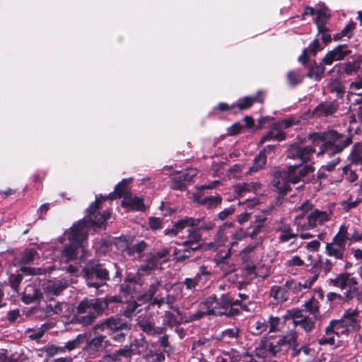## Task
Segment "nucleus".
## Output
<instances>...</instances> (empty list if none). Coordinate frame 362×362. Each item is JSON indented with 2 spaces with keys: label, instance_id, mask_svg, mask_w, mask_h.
<instances>
[{
  "label": "nucleus",
  "instance_id": "f257e3e1",
  "mask_svg": "<svg viewBox=\"0 0 362 362\" xmlns=\"http://www.w3.org/2000/svg\"><path fill=\"white\" fill-rule=\"evenodd\" d=\"M106 197H96L95 202H92L87 209V215L77 224H74L69 230H66L60 238L64 244L62 257L66 261L74 260L81 252V258L85 257V247L88 233V228L92 226L97 227L103 226L110 217L109 212L103 211V214H97L98 202L106 199Z\"/></svg>",
  "mask_w": 362,
  "mask_h": 362
},
{
  "label": "nucleus",
  "instance_id": "f03ea898",
  "mask_svg": "<svg viewBox=\"0 0 362 362\" xmlns=\"http://www.w3.org/2000/svg\"><path fill=\"white\" fill-rule=\"evenodd\" d=\"M358 313L357 309H349L341 319L331 320L325 329V334L318 339L319 344L337 347L341 341V338L359 330Z\"/></svg>",
  "mask_w": 362,
  "mask_h": 362
},
{
  "label": "nucleus",
  "instance_id": "7ed1b4c3",
  "mask_svg": "<svg viewBox=\"0 0 362 362\" xmlns=\"http://www.w3.org/2000/svg\"><path fill=\"white\" fill-rule=\"evenodd\" d=\"M238 300H234L226 293L222 294L219 298L215 295L208 296L199 305V311L197 313L196 318H199L204 315L235 316L239 313L237 305H240Z\"/></svg>",
  "mask_w": 362,
  "mask_h": 362
},
{
  "label": "nucleus",
  "instance_id": "20e7f679",
  "mask_svg": "<svg viewBox=\"0 0 362 362\" xmlns=\"http://www.w3.org/2000/svg\"><path fill=\"white\" fill-rule=\"evenodd\" d=\"M313 139L315 146L321 142L317 156L340 153L352 143L351 135L340 134L336 131H329L323 135L315 134Z\"/></svg>",
  "mask_w": 362,
  "mask_h": 362
},
{
  "label": "nucleus",
  "instance_id": "39448f33",
  "mask_svg": "<svg viewBox=\"0 0 362 362\" xmlns=\"http://www.w3.org/2000/svg\"><path fill=\"white\" fill-rule=\"evenodd\" d=\"M306 172L299 165H291L286 171L276 173L273 180V186L279 193H287L291 185L298 183Z\"/></svg>",
  "mask_w": 362,
  "mask_h": 362
},
{
  "label": "nucleus",
  "instance_id": "423d86ee",
  "mask_svg": "<svg viewBox=\"0 0 362 362\" xmlns=\"http://www.w3.org/2000/svg\"><path fill=\"white\" fill-rule=\"evenodd\" d=\"M332 211L330 210L315 209L308 214H298L294 218L293 224L298 231H307L322 226L330 220Z\"/></svg>",
  "mask_w": 362,
  "mask_h": 362
},
{
  "label": "nucleus",
  "instance_id": "0eeeda50",
  "mask_svg": "<svg viewBox=\"0 0 362 362\" xmlns=\"http://www.w3.org/2000/svg\"><path fill=\"white\" fill-rule=\"evenodd\" d=\"M107 308V302L101 298L84 299L78 305V320L83 325H90Z\"/></svg>",
  "mask_w": 362,
  "mask_h": 362
},
{
  "label": "nucleus",
  "instance_id": "6e6552de",
  "mask_svg": "<svg viewBox=\"0 0 362 362\" xmlns=\"http://www.w3.org/2000/svg\"><path fill=\"white\" fill-rule=\"evenodd\" d=\"M131 329V325L118 317H110L103 322L96 325L93 329L95 332L100 330L106 332L111 336L113 341L117 343L124 341L127 334L124 331Z\"/></svg>",
  "mask_w": 362,
  "mask_h": 362
},
{
  "label": "nucleus",
  "instance_id": "1a4fd4ad",
  "mask_svg": "<svg viewBox=\"0 0 362 362\" xmlns=\"http://www.w3.org/2000/svg\"><path fill=\"white\" fill-rule=\"evenodd\" d=\"M349 239L348 227L341 225L332 242L326 244L325 254L336 259L342 260L346 250V242Z\"/></svg>",
  "mask_w": 362,
  "mask_h": 362
},
{
  "label": "nucleus",
  "instance_id": "9d476101",
  "mask_svg": "<svg viewBox=\"0 0 362 362\" xmlns=\"http://www.w3.org/2000/svg\"><path fill=\"white\" fill-rule=\"evenodd\" d=\"M84 277L89 287L99 288L109 279V273L102 264L89 265L83 269Z\"/></svg>",
  "mask_w": 362,
  "mask_h": 362
},
{
  "label": "nucleus",
  "instance_id": "9b49d317",
  "mask_svg": "<svg viewBox=\"0 0 362 362\" xmlns=\"http://www.w3.org/2000/svg\"><path fill=\"white\" fill-rule=\"evenodd\" d=\"M141 284L139 282L132 281L130 283H123L120 286L121 293L126 298L129 299V305L123 311V315L125 317H130L132 313L136 310L138 304L136 303L135 299L139 298V291Z\"/></svg>",
  "mask_w": 362,
  "mask_h": 362
},
{
  "label": "nucleus",
  "instance_id": "f8f14e48",
  "mask_svg": "<svg viewBox=\"0 0 362 362\" xmlns=\"http://www.w3.org/2000/svg\"><path fill=\"white\" fill-rule=\"evenodd\" d=\"M187 226H191L196 229L199 230H210L214 228V224L209 222L205 223L204 218H193L189 217H186L183 219H181L177 221L174 224V228L172 230H166L167 235H175L180 230L185 228Z\"/></svg>",
  "mask_w": 362,
  "mask_h": 362
},
{
  "label": "nucleus",
  "instance_id": "ddd939ff",
  "mask_svg": "<svg viewBox=\"0 0 362 362\" xmlns=\"http://www.w3.org/2000/svg\"><path fill=\"white\" fill-rule=\"evenodd\" d=\"M333 286L340 288L341 289H347L346 292V298L351 299L354 294H358V299L361 294L358 291V281L356 278L351 276L349 273L339 274L336 278L330 279Z\"/></svg>",
  "mask_w": 362,
  "mask_h": 362
},
{
  "label": "nucleus",
  "instance_id": "4468645a",
  "mask_svg": "<svg viewBox=\"0 0 362 362\" xmlns=\"http://www.w3.org/2000/svg\"><path fill=\"white\" fill-rule=\"evenodd\" d=\"M255 250L256 246L249 245L240 252L239 255L245 264V269L247 274L251 275L255 274L256 276L264 279L269 275V271L268 269H266V272L263 274H260L259 270L256 272V267L253 262V259L256 256Z\"/></svg>",
  "mask_w": 362,
  "mask_h": 362
},
{
  "label": "nucleus",
  "instance_id": "2eb2a0df",
  "mask_svg": "<svg viewBox=\"0 0 362 362\" xmlns=\"http://www.w3.org/2000/svg\"><path fill=\"white\" fill-rule=\"evenodd\" d=\"M315 149L310 146L292 145L287 151V157L298 159L301 163L310 160Z\"/></svg>",
  "mask_w": 362,
  "mask_h": 362
},
{
  "label": "nucleus",
  "instance_id": "dca6fc26",
  "mask_svg": "<svg viewBox=\"0 0 362 362\" xmlns=\"http://www.w3.org/2000/svg\"><path fill=\"white\" fill-rule=\"evenodd\" d=\"M313 292L315 295L306 300L303 305V308L305 311L313 315L315 320H316L320 318L319 300L323 299L324 294L321 288L314 289Z\"/></svg>",
  "mask_w": 362,
  "mask_h": 362
},
{
  "label": "nucleus",
  "instance_id": "f3484780",
  "mask_svg": "<svg viewBox=\"0 0 362 362\" xmlns=\"http://www.w3.org/2000/svg\"><path fill=\"white\" fill-rule=\"evenodd\" d=\"M68 286L64 278L53 279L47 281L43 285V290L47 297L59 295Z\"/></svg>",
  "mask_w": 362,
  "mask_h": 362
},
{
  "label": "nucleus",
  "instance_id": "a211bd4d",
  "mask_svg": "<svg viewBox=\"0 0 362 362\" xmlns=\"http://www.w3.org/2000/svg\"><path fill=\"white\" fill-rule=\"evenodd\" d=\"M351 53L346 45H340L328 52L322 59L323 64L331 65L334 62L342 60Z\"/></svg>",
  "mask_w": 362,
  "mask_h": 362
},
{
  "label": "nucleus",
  "instance_id": "6ab92c4d",
  "mask_svg": "<svg viewBox=\"0 0 362 362\" xmlns=\"http://www.w3.org/2000/svg\"><path fill=\"white\" fill-rule=\"evenodd\" d=\"M233 228L232 223H224L214 237V241L209 243V247L217 250L218 247L226 245L228 243L230 229Z\"/></svg>",
  "mask_w": 362,
  "mask_h": 362
},
{
  "label": "nucleus",
  "instance_id": "aec40b11",
  "mask_svg": "<svg viewBox=\"0 0 362 362\" xmlns=\"http://www.w3.org/2000/svg\"><path fill=\"white\" fill-rule=\"evenodd\" d=\"M134 355L133 345H125L122 348L109 354V357L117 362H130Z\"/></svg>",
  "mask_w": 362,
  "mask_h": 362
},
{
  "label": "nucleus",
  "instance_id": "412c9836",
  "mask_svg": "<svg viewBox=\"0 0 362 362\" xmlns=\"http://www.w3.org/2000/svg\"><path fill=\"white\" fill-rule=\"evenodd\" d=\"M259 348L264 349L272 356H276L279 353L284 352L279 339L271 340L264 338L260 341Z\"/></svg>",
  "mask_w": 362,
  "mask_h": 362
},
{
  "label": "nucleus",
  "instance_id": "4be33fe9",
  "mask_svg": "<svg viewBox=\"0 0 362 362\" xmlns=\"http://www.w3.org/2000/svg\"><path fill=\"white\" fill-rule=\"evenodd\" d=\"M338 105L336 102H324L319 104L313 110V115L316 117H327L337 112Z\"/></svg>",
  "mask_w": 362,
  "mask_h": 362
},
{
  "label": "nucleus",
  "instance_id": "5701e85b",
  "mask_svg": "<svg viewBox=\"0 0 362 362\" xmlns=\"http://www.w3.org/2000/svg\"><path fill=\"white\" fill-rule=\"evenodd\" d=\"M349 164L353 165H359L360 170H362V143H355L350 151L348 156Z\"/></svg>",
  "mask_w": 362,
  "mask_h": 362
},
{
  "label": "nucleus",
  "instance_id": "b1692460",
  "mask_svg": "<svg viewBox=\"0 0 362 362\" xmlns=\"http://www.w3.org/2000/svg\"><path fill=\"white\" fill-rule=\"evenodd\" d=\"M297 338L298 334L295 330H291L286 334L279 338L284 352L289 349H291L294 352L295 348L297 347Z\"/></svg>",
  "mask_w": 362,
  "mask_h": 362
},
{
  "label": "nucleus",
  "instance_id": "393cba45",
  "mask_svg": "<svg viewBox=\"0 0 362 362\" xmlns=\"http://www.w3.org/2000/svg\"><path fill=\"white\" fill-rule=\"evenodd\" d=\"M262 101L263 98L262 96V92L259 91L255 95L240 98L234 105L235 107H238L240 111H242L248 109L255 103H262Z\"/></svg>",
  "mask_w": 362,
  "mask_h": 362
},
{
  "label": "nucleus",
  "instance_id": "a878e982",
  "mask_svg": "<svg viewBox=\"0 0 362 362\" xmlns=\"http://www.w3.org/2000/svg\"><path fill=\"white\" fill-rule=\"evenodd\" d=\"M273 150V146H267L264 149L259 151V154L254 158L253 165L250 167L249 173L257 172L259 170L262 169L266 164V153H269Z\"/></svg>",
  "mask_w": 362,
  "mask_h": 362
},
{
  "label": "nucleus",
  "instance_id": "bb28decb",
  "mask_svg": "<svg viewBox=\"0 0 362 362\" xmlns=\"http://www.w3.org/2000/svg\"><path fill=\"white\" fill-rule=\"evenodd\" d=\"M285 138L286 134L281 128L277 125L276 122H274L271 126L269 132L262 138L259 142L260 144H263L271 139L281 141L284 140Z\"/></svg>",
  "mask_w": 362,
  "mask_h": 362
},
{
  "label": "nucleus",
  "instance_id": "cd10ccee",
  "mask_svg": "<svg viewBox=\"0 0 362 362\" xmlns=\"http://www.w3.org/2000/svg\"><path fill=\"white\" fill-rule=\"evenodd\" d=\"M41 292L33 285H28L24 291L22 299L25 303H30L40 299Z\"/></svg>",
  "mask_w": 362,
  "mask_h": 362
},
{
  "label": "nucleus",
  "instance_id": "c85d7f7f",
  "mask_svg": "<svg viewBox=\"0 0 362 362\" xmlns=\"http://www.w3.org/2000/svg\"><path fill=\"white\" fill-rule=\"evenodd\" d=\"M122 205L134 211H144L143 199L136 196H127L122 201Z\"/></svg>",
  "mask_w": 362,
  "mask_h": 362
},
{
  "label": "nucleus",
  "instance_id": "c756f323",
  "mask_svg": "<svg viewBox=\"0 0 362 362\" xmlns=\"http://www.w3.org/2000/svg\"><path fill=\"white\" fill-rule=\"evenodd\" d=\"M277 232L279 233L278 239L281 243L288 242L292 238H295L298 236L297 233H294L293 232L290 225L286 223L281 224L277 230Z\"/></svg>",
  "mask_w": 362,
  "mask_h": 362
},
{
  "label": "nucleus",
  "instance_id": "7c9ffc66",
  "mask_svg": "<svg viewBox=\"0 0 362 362\" xmlns=\"http://www.w3.org/2000/svg\"><path fill=\"white\" fill-rule=\"evenodd\" d=\"M188 240L185 241L184 244L186 247H189L190 250H195L199 248V243L202 238L201 234L194 228L188 230Z\"/></svg>",
  "mask_w": 362,
  "mask_h": 362
},
{
  "label": "nucleus",
  "instance_id": "2f4dec72",
  "mask_svg": "<svg viewBox=\"0 0 362 362\" xmlns=\"http://www.w3.org/2000/svg\"><path fill=\"white\" fill-rule=\"evenodd\" d=\"M317 16L315 19V22L317 29L319 32H323L325 30V21L329 17L330 13L327 8L324 5L317 10Z\"/></svg>",
  "mask_w": 362,
  "mask_h": 362
},
{
  "label": "nucleus",
  "instance_id": "473e14b6",
  "mask_svg": "<svg viewBox=\"0 0 362 362\" xmlns=\"http://www.w3.org/2000/svg\"><path fill=\"white\" fill-rule=\"evenodd\" d=\"M286 287L276 286L272 287L270 290V296L277 303H283L287 300L288 293Z\"/></svg>",
  "mask_w": 362,
  "mask_h": 362
},
{
  "label": "nucleus",
  "instance_id": "72a5a7b5",
  "mask_svg": "<svg viewBox=\"0 0 362 362\" xmlns=\"http://www.w3.org/2000/svg\"><path fill=\"white\" fill-rule=\"evenodd\" d=\"M267 221V218L265 215L259 214L257 216L255 220L250 225L251 235L258 234L265 226Z\"/></svg>",
  "mask_w": 362,
  "mask_h": 362
},
{
  "label": "nucleus",
  "instance_id": "f704fd0d",
  "mask_svg": "<svg viewBox=\"0 0 362 362\" xmlns=\"http://www.w3.org/2000/svg\"><path fill=\"white\" fill-rule=\"evenodd\" d=\"M313 350L308 346H303L300 348H295L294 352L292 353L293 356L299 357L306 361L312 362L313 355L312 354Z\"/></svg>",
  "mask_w": 362,
  "mask_h": 362
},
{
  "label": "nucleus",
  "instance_id": "c9c22d12",
  "mask_svg": "<svg viewBox=\"0 0 362 362\" xmlns=\"http://www.w3.org/2000/svg\"><path fill=\"white\" fill-rule=\"evenodd\" d=\"M159 259L153 255V253L148 255L146 263L141 267L139 269V273H149L152 269L157 267Z\"/></svg>",
  "mask_w": 362,
  "mask_h": 362
},
{
  "label": "nucleus",
  "instance_id": "e433bc0d",
  "mask_svg": "<svg viewBox=\"0 0 362 362\" xmlns=\"http://www.w3.org/2000/svg\"><path fill=\"white\" fill-rule=\"evenodd\" d=\"M146 244L144 241H141L131 247H127L124 252L125 255L133 257H139L141 253L146 249Z\"/></svg>",
  "mask_w": 362,
  "mask_h": 362
},
{
  "label": "nucleus",
  "instance_id": "4c0bfd02",
  "mask_svg": "<svg viewBox=\"0 0 362 362\" xmlns=\"http://www.w3.org/2000/svg\"><path fill=\"white\" fill-rule=\"evenodd\" d=\"M127 196L128 189L127 187V180H123L116 185L115 192L110 193L108 197L110 199H113L117 197H124V199Z\"/></svg>",
  "mask_w": 362,
  "mask_h": 362
},
{
  "label": "nucleus",
  "instance_id": "58836bf2",
  "mask_svg": "<svg viewBox=\"0 0 362 362\" xmlns=\"http://www.w3.org/2000/svg\"><path fill=\"white\" fill-rule=\"evenodd\" d=\"M238 334V328H230L223 331L218 339L225 343H231L237 339Z\"/></svg>",
  "mask_w": 362,
  "mask_h": 362
},
{
  "label": "nucleus",
  "instance_id": "ea45409f",
  "mask_svg": "<svg viewBox=\"0 0 362 362\" xmlns=\"http://www.w3.org/2000/svg\"><path fill=\"white\" fill-rule=\"evenodd\" d=\"M286 77L289 86L292 87L300 84L303 79V75L299 70L288 71L287 73Z\"/></svg>",
  "mask_w": 362,
  "mask_h": 362
},
{
  "label": "nucleus",
  "instance_id": "a19ab883",
  "mask_svg": "<svg viewBox=\"0 0 362 362\" xmlns=\"http://www.w3.org/2000/svg\"><path fill=\"white\" fill-rule=\"evenodd\" d=\"M129 345H133L134 349V354L143 355L145 358V354L149 351L147 349V342L143 339H135L133 343Z\"/></svg>",
  "mask_w": 362,
  "mask_h": 362
},
{
  "label": "nucleus",
  "instance_id": "79ce46f5",
  "mask_svg": "<svg viewBox=\"0 0 362 362\" xmlns=\"http://www.w3.org/2000/svg\"><path fill=\"white\" fill-rule=\"evenodd\" d=\"M217 265L225 274H230L235 270V265L227 257H222Z\"/></svg>",
  "mask_w": 362,
  "mask_h": 362
},
{
  "label": "nucleus",
  "instance_id": "37998d69",
  "mask_svg": "<svg viewBox=\"0 0 362 362\" xmlns=\"http://www.w3.org/2000/svg\"><path fill=\"white\" fill-rule=\"evenodd\" d=\"M104 339H105V336L95 334V337L89 341L88 348L94 351L103 350Z\"/></svg>",
  "mask_w": 362,
  "mask_h": 362
},
{
  "label": "nucleus",
  "instance_id": "c03bdc74",
  "mask_svg": "<svg viewBox=\"0 0 362 362\" xmlns=\"http://www.w3.org/2000/svg\"><path fill=\"white\" fill-rule=\"evenodd\" d=\"M198 202L207 208H214L221 203V197L220 196H209L200 199Z\"/></svg>",
  "mask_w": 362,
  "mask_h": 362
},
{
  "label": "nucleus",
  "instance_id": "a18cd8bd",
  "mask_svg": "<svg viewBox=\"0 0 362 362\" xmlns=\"http://www.w3.org/2000/svg\"><path fill=\"white\" fill-rule=\"evenodd\" d=\"M315 320L308 316H305L303 320H297L295 327L300 326L306 332H311L315 327Z\"/></svg>",
  "mask_w": 362,
  "mask_h": 362
},
{
  "label": "nucleus",
  "instance_id": "49530a36",
  "mask_svg": "<svg viewBox=\"0 0 362 362\" xmlns=\"http://www.w3.org/2000/svg\"><path fill=\"white\" fill-rule=\"evenodd\" d=\"M229 235L232 236V241L230 243V247L228 249V254H230L233 250V247L238 242L242 240L245 237V233L243 230H237L233 231L232 228L230 229Z\"/></svg>",
  "mask_w": 362,
  "mask_h": 362
},
{
  "label": "nucleus",
  "instance_id": "de8ad7c7",
  "mask_svg": "<svg viewBox=\"0 0 362 362\" xmlns=\"http://www.w3.org/2000/svg\"><path fill=\"white\" fill-rule=\"evenodd\" d=\"M145 359L148 362H163L165 360V355L163 351H153L149 350V351L145 354Z\"/></svg>",
  "mask_w": 362,
  "mask_h": 362
},
{
  "label": "nucleus",
  "instance_id": "09e8293b",
  "mask_svg": "<svg viewBox=\"0 0 362 362\" xmlns=\"http://www.w3.org/2000/svg\"><path fill=\"white\" fill-rule=\"evenodd\" d=\"M333 264H334L331 261V259L325 258V259H319L318 262L314 264L313 267L319 268L323 272H325V274H327L332 270V269L333 267Z\"/></svg>",
  "mask_w": 362,
  "mask_h": 362
},
{
  "label": "nucleus",
  "instance_id": "8fccbe9b",
  "mask_svg": "<svg viewBox=\"0 0 362 362\" xmlns=\"http://www.w3.org/2000/svg\"><path fill=\"white\" fill-rule=\"evenodd\" d=\"M324 65L325 64L322 62L320 64L312 66L310 69L308 76H314L316 80L320 79L325 73V69Z\"/></svg>",
  "mask_w": 362,
  "mask_h": 362
},
{
  "label": "nucleus",
  "instance_id": "3c124183",
  "mask_svg": "<svg viewBox=\"0 0 362 362\" xmlns=\"http://www.w3.org/2000/svg\"><path fill=\"white\" fill-rule=\"evenodd\" d=\"M180 286H182V287H185V289L189 291L190 293H193L197 290L199 289V288L197 286V284L195 283L194 279L192 278H186L179 286V288H181ZM175 287H177V285H175Z\"/></svg>",
  "mask_w": 362,
  "mask_h": 362
},
{
  "label": "nucleus",
  "instance_id": "603ef678",
  "mask_svg": "<svg viewBox=\"0 0 362 362\" xmlns=\"http://www.w3.org/2000/svg\"><path fill=\"white\" fill-rule=\"evenodd\" d=\"M341 69L347 75H351L353 73L356 72L359 69V64L357 62H349L341 64Z\"/></svg>",
  "mask_w": 362,
  "mask_h": 362
},
{
  "label": "nucleus",
  "instance_id": "864d4df0",
  "mask_svg": "<svg viewBox=\"0 0 362 362\" xmlns=\"http://www.w3.org/2000/svg\"><path fill=\"white\" fill-rule=\"evenodd\" d=\"M181 319L173 313L166 312L163 319V325L173 327L180 322Z\"/></svg>",
  "mask_w": 362,
  "mask_h": 362
},
{
  "label": "nucleus",
  "instance_id": "5fc2aeb1",
  "mask_svg": "<svg viewBox=\"0 0 362 362\" xmlns=\"http://www.w3.org/2000/svg\"><path fill=\"white\" fill-rule=\"evenodd\" d=\"M362 89V78H358L349 85L347 96L351 98L354 95H358L356 92Z\"/></svg>",
  "mask_w": 362,
  "mask_h": 362
},
{
  "label": "nucleus",
  "instance_id": "6e6d98bb",
  "mask_svg": "<svg viewBox=\"0 0 362 362\" xmlns=\"http://www.w3.org/2000/svg\"><path fill=\"white\" fill-rule=\"evenodd\" d=\"M352 166L353 165L349 163L342 168L343 173L346 175V179L350 182H354L358 179V175L352 169Z\"/></svg>",
  "mask_w": 362,
  "mask_h": 362
},
{
  "label": "nucleus",
  "instance_id": "4d7b16f0",
  "mask_svg": "<svg viewBox=\"0 0 362 362\" xmlns=\"http://www.w3.org/2000/svg\"><path fill=\"white\" fill-rule=\"evenodd\" d=\"M268 332H275L281 329V319L278 317L271 316L268 320Z\"/></svg>",
  "mask_w": 362,
  "mask_h": 362
},
{
  "label": "nucleus",
  "instance_id": "13d9d810",
  "mask_svg": "<svg viewBox=\"0 0 362 362\" xmlns=\"http://www.w3.org/2000/svg\"><path fill=\"white\" fill-rule=\"evenodd\" d=\"M318 277H319L318 274H314L313 275H311V276L303 277L300 279V282L303 284L301 286H303V288L304 289H309L313 286L314 283L317 280Z\"/></svg>",
  "mask_w": 362,
  "mask_h": 362
},
{
  "label": "nucleus",
  "instance_id": "bf43d9fd",
  "mask_svg": "<svg viewBox=\"0 0 362 362\" xmlns=\"http://www.w3.org/2000/svg\"><path fill=\"white\" fill-rule=\"evenodd\" d=\"M160 282L158 279H153V281H152L149 286L148 292L142 296L144 300H149L152 299V298L153 297L157 291V288Z\"/></svg>",
  "mask_w": 362,
  "mask_h": 362
},
{
  "label": "nucleus",
  "instance_id": "052dcab7",
  "mask_svg": "<svg viewBox=\"0 0 362 362\" xmlns=\"http://www.w3.org/2000/svg\"><path fill=\"white\" fill-rule=\"evenodd\" d=\"M235 193L242 197L247 192H250L252 189H254L253 185L247 183H242L238 184L234 187Z\"/></svg>",
  "mask_w": 362,
  "mask_h": 362
},
{
  "label": "nucleus",
  "instance_id": "680f3d73",
  "mask_svg": "<svg viewBox=\"0 0 362 362\" xmlns=\"http://www.w3.org/2000/svg\"><path fill=\"white\" fill-rule=\"evenodd\" d=\"M303 285L300 281L296 282L294 281H287L285 284V286L287 290L293 291L294 293L297 294L299 292H301L304 288L301 286Z\"/></svg>",
  "mask_w": 362,
  "mask_h": 362
},
{
  "label": "nucleus",
  "instance_id": "e2e57ef3",
  "mask_svg": "<svg viewBox=\"0 0 362 362\" xmlns=\"http://www.w3.org/2000/svg\"><path fill=\"white\" fill-rule=\"evenodd\" d=\"M197 170L196 168H188L182 171L179 174V177L183 179V181H190L197 174Z\"/></svg>",
  "mask_w": 362,
  "mask_h": 362
},
{
  "label": "nucleus",
  "instance_id": "0e129e2a",
  "mask_svg": "<svg viewBox=\"0 0 362 362\" xmlns=\"http://www.w3.org/2000/svg\"><path fill=\"white\" fill-rule=\"evenodd\" d=\"M103 300L107 302V307L110 303H127L129 305V299L124 297V296L121 293L119 296H107Z\"/></svg>",
  "mask_w": 362,
  "mask_h": 362
},
{
  "label": "nucleus",
  "instance_id": "69168bd1",
  "mask_svg": "<svg viewBox=\"0 0 362 362\" xmlns=\"http://www.w3.org/2000/svg\"><path fill=\"white\" fill-rule=\"evenodd\" d=\"M211 272L205 266L201 267V288L204 287L210 279Z\"/></svg>",
  "mask_w": 362,
  "mask_h": 362
},
{
  "label": "nucleus",
  "instance_id": "338daca9",
  "mask_svg": "<svg viewBox=\"0 0 362 362\" xmlns=\"http://www.w3.org/2000/svg\"><path fill=\"white\" fill-rule=\"evenodd\" d=\"M37 255V252L35 249H29L25 251L22 257V262L24 264H28L34 259L35 256Z\"/></svg>",
  "mask_w": 362,
  "mask_h": 362
},
{
  "label": "nucleus",
  "instance_id": "774afa93",
  "mask_svg": "<svg viewBox=\"0 0 362 362\" xmlns=\"http://www.w3.org/2000/svg\"><path fill=\"white\" fill-rule=\"evenodd\" d=\"M255 331L257 334H261L267 332L268 329V321L264 319L257 320L255 324Z\"/></svg>",
  "mask_w": 362,
  "mask_h": 362
}]
</instances>
